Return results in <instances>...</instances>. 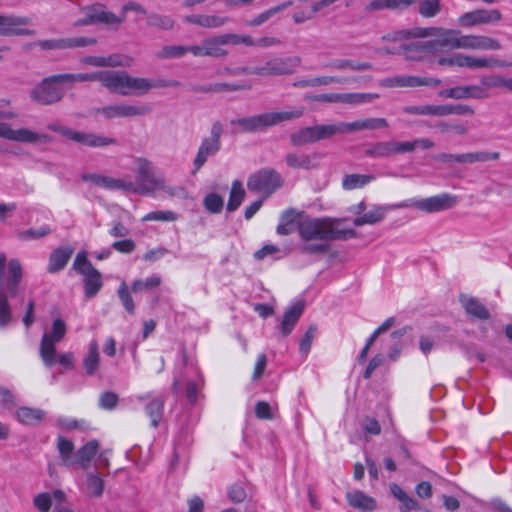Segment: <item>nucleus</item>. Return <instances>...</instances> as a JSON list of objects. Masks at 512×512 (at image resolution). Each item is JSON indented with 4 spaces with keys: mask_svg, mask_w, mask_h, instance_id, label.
I'll return each instance as SVG.
<instances>
[{
    "mask_svg": "<svg viewBox=\"0 0 512 512\" xmlns=\"http://www.w3.org/2000/svg\"><path fill=\"white\" fill-rule=\"evenodd\" d=\"M304 110L303 106H299L284 111H268L236 119L232 125L242 133L259 132L283 122L299 119L304 115Z\"/></svg>",
    "mask_w": 512,
    "mask_h": 512,
    "instance_id": "3",
    "label": "nucleus"
},
{
    "mask_svg": "<svg viewBox=\"0 0 512 512\" xmlns=\"http://www.w3.org/2000/svg\"><path fill=\"white\" fill-rule=\"evenodd\" d=\"M178 83L167 82L164 80L153 81L144 77H133L129 75L128 85H127V95L137 94L143 95L148 93L153 88H161L167 86H175Z\"/></svg>",
    "mask_w": 512,
    "mask_h": 512,
    "instance_id": "26",
    "label": "nucleus"
},
{
    "mask_svg": "<svg viewBox=\"0 0 512 512\" xmlns=\"http://www.w3.org/2000/svg\"><path fill=\"white\" fill-rule=\"evenodd\" d=\"M375 179L373 175L349 174L344 176L342 186L345 190H354L362 188Z\"/></svg>",
    "mask_w": 512,
    "mask_h": 512,
    "instance_id": "52",
    "label": "nucleus"
},
{
    "mask_svg": "<svg viewBox=\"0 0 512 512\" xmlns=\"http://www.w3.org/2000/svg\"><path fill=\"white\" fill-rule=\"evenodd\" d=\"M397 204L393 205H375L372 207L371 210H369L366 213H363L362 215L356 217L353 220V224L357 227L363 226V225H373L376 223L381 222L385 216L386 213L392 209H399L396 207Z\"/></svg>",
    "mask_w": 512,
    "mask_h": 512,
    "instance_id": "29",
    "label": "nucleus"
},
{
    "mask_svg": "<svg viewBox=\"0 0 512 512\" xmlns=\"http://www.w3.org/2000/svg\"><path fill=\"white\" fill-rule=\"evenodd\" d=\"M164 399L162 397L152 399L145 407V411L151 420V425L157 427L164 412Z\"/></svg>",
    "mask_w": 512,
    "mask_h": 512,
    "instance_id": "50",
    "label": "nucleus"
},
{
    "mask_svg": "<svg viewBox=\"0 0 512 512\" xmlns=\"http://www.w3.org/2000/svg\"><path fill=\"white\" fill-rule=\"evenodd\" d=\"M7 258L0 253V326L9 324L12 312L7 295L15 296L22 279V267L17 259H11L6 269Z\"/></svg>",
    "mask_w": 512,
    "mask_h": 512,
    "instance_id": "2",
    "label": "nucleus"
},
{
    "mask_svg": "<svg viewBox=\"0 0 512 512\" xmlns=\"http://www.w3.org/2000/svg\"><path fill=\"white\" fill-rule=\"evenodd\" d=\"M57 449L63 464L66 466H74L75 453L72 441L61 436L58 437Z\"/></svg>",
    "mask_w": 512,
    "mask_h": 512,
    "instance_id": "46",
    "label": "nucleus"
},
{
    "mask_svg": "<svg viewBox=\"0 0 512 512\" xmlns=\"http://www.w3.org/2000/svg\"><path fill=\"white\" fill-rule=\"evenodd\" d=\"M69 140L89 148H101L117 144V140L102 134L93 132L71 130Z\"/></svg>",
    "mask_w": 512,
    "mask_h": 512,
    "instance_id": "25",
    "label": "nucleus"
},
{
    "mask_svg": "<svg viewBox=\"0 0 512 512\" xmlns=\"http://www.w3.org/2000/svg\"><path fill=\"white\" fill-rule=\"evenodd\" d=\"M512 62L489 56H474L460 53V67L468 69L509 68Z\"/></svg>",
    "mask_w": 512,
    "mask_h": 512,
    "instance_id": "22",
    "label": "nucleus"
},
{
    "mask_svg": "<svg viewBox=\"0 0 512 512\" xmlns=\"http://www.w3.org/2000/svg\"><path fill=\"white\" fill-rule=\"evenodd\" d=\"M393 156L413 153L417 148L428 150L434 147V142L429 138H416L412 141L391 140Z\"/></svg>",
    "mask_w": 512,
    "mask_h": 512,
    "instance_id": "30",
    "label": "nucleus"
},
{
    "mask_svg": "<svg viewBox=\"0 0 512 512\" xmlns=\"http://www.w3.org/2000/svg\"><path fill=\"white\" fill-rule=\"evenodd\" d=\"M461 303L468 314L478 319L486 320L490 317L486 307L475 298L463 297Z\"/></svg>",
    "mask_w": 512,
    "mask_h": 512,
    "instance_id": "44",
    "label": "nucleus"
},
{
    "mask_svg": "<svg viewBox=\"0 0 512 512\" xmlns=\"http://www.w3.org/2000/svg\"><path fill=\"white\" fill-rule=\"evenodd\" d=\"M301 239L300 251L304 254L320 255L328 252L329 243L333 240L355 238L354 229H337L330 218H306L298 225Z\"/></svg>",
    "mask_w": 512,
    "mask_h": 512,
    "instance_id": "1",
    "label": "nucleus"
},
{
    "mask_svg": "<svg viewBox=\"0 0 512 512\" xmlns=\"http://www.w3.org/2000/svg\"><path fill=\"white\" fill-rule=\"evenodd\" d=\"M303 310L304 304L302 302H297L286 310L281 322V332L284 336L291 333Z\"/></svg>",
    "mask_w": 512,
    "mask_h": 512,
    "instance_id": "35",
    "label": "nucleus"
},
{
    "mask_svg": "<svg viewBox=\"0 0 512 512\" xmlns=\"http://www.w3.org/2000/svg\"><path fill=\"white\" fill-rule=\"evenodd\" d=\"M184 21L202 28L215 29L225 25L228 18L219 15L192 14L185 16Z\"/></svg>",
    "mask_w": 512,
    "mask_h": 512,
    "instance_id": "31",
    "label": "nucleus"
},
{
    "mask_svg": "<svg viewBox=\"0 0 512 512\" xmlns=\"http://www.w3.org/2000/svg\"><path fill=\"white\" fill-rule=\"evenodd\" d=\"M83 18L74 22V27H81L101 23L107 26L117 27L123 20L124 15L117 16L114 13L107 11L101 4H94L86 6L81 9Z\"/></svg>",
    "mask_w": 512,
    "mask_h": 512,
    "instance_id": "11",
    "label": "nucleus"
},
{
    "mask_svg": "<svg viewBox=\"0 0 512 512\" xmlns=\"http://www.w3.org/2000/svg\"><path fill=\"white\" fill-rule=\"evenodd\" d=\"M45 411L38 408L20 407L16 410L17 420L24 425H37L45 417Z\"/></svg>",
    "mask_w": 512,
    "mask_h": 512,
    "instance_id": "38",
    "label": "nucleus"
},
{
    "mask_svg": "<svg viewBox=\"0 0 512 512\" xmlns=\"http://www.w3.org/2000/svg\"><path fill=\"white\" fill-rule=\"evenodd\" d=\"M104 480L97 472H89L85 482V491L91 497L98 498L103 494Z\"/></svg>",
    "mask_w": 512,
    "mask_h": 512,
    "instance_id": "47",
    "label": "nucleus"
},
{
    "mask_svg": "<svg viewBox=\"0 0 512 512\" xmlns=\"http://www.w3.org/2000/svg\"><path fill=\"white\" fill-rule=\"evenodd\" d=\"M245 196V191L243 189L242 183L239 181H234L232 183L229 201L227 204L228 211H235L242 203Z\"/></svg>",
    "mask_w": 512,
    "mask_h": 512,
    "instance_id": "54",
    "label": "nucleus"
},
{
    "mask_svg": "<svg viewBox=\"0 0 512 512\" xmlns=\"http://www.w3.org/2000/svg\"><path fill=\"white\" fill-rule=\"evenodd\" d=\"M250 86L239 85V84H231V83H215L203 86L199 89V91L204 93H224V92H233L239 91L243 89H249Z\"/></svg>",
    "mask_w": 512,
    "mask_h": 512,
    "instance_id": "55",
    "label": "nucleus"
},
{
    "mask_svg": "<svg viewBox=\"0 0 512 512\" xmlns=\"http://www.w3.org/2000/svg\"><path fill=\"white\" fill-rule=\"evenodd\" d=\"M299 56L279 57L267 61L263 66L254 67L253 72L259 76L293 74L301 65Z\"/></svg>",
    "mask_w": 512,
    "mask_h": 512,
    "instance_id": "13",
    "label": "nucleus"
},
{
    "mask_svg": "<svg viewBox=\"0 0 512 512\" xmlns=\"http://www.w3.org/2000/svg\"><path fill=\"white\" fill-rule=\"evenodd\" d=\"M329 66L340 71H366L372 68V65L369 62H361L351 59H337L331 62Z\"/></svg>",
    "mask_w": 512,
    "mask_h": 512,
    "instance_id": "49",
    "label": "nucleus"
},
{
    "mask_svg": "<svg viewBox=\"0 0 512 512\" xmlns=\"http://www.w3.org/2000/svg\"><path fill=\"white\" fill-rule=\"evenodd\" d=\"M283 180L280 174L270 168H263L253 173L248 181L247 187L250 191L261 193L265 197L270 196L275 190L280 188Z\"/></svg>",
    "mask_w": 512,
    "mask_h": 512,
    "instance_id": "10",
    "label": "nucleus"
},
{
    "mask_svg": "<svg viewBox=\"0 0 512 512\" xmlns=\"http://www.w3.org/2000/svg\"><path fill=\"white\" fill-rule=\"evenodd\" d=\"M293 146H303L317 142L314 126L302 128L290 136Z\"/></svg>",
    "mask_w": 512,
    "mask_h": 512,
    "instance_id": "51",
    "label": "nucleus"
},
{
    "mask_svg": "<svg viewBox=\"0 0 512 512\" xmlns=\"http://www.w3.org/2000/svg\"><path fill=\"white\" fill-rule=\"evenodd\" d=\"M502 14L498 9H476L459 16L457 22L463 28L498 23Z\"/></svg>",
    "mask_w": 512,
    "mask_h": 512,
    "instance_id": "17",
    "label": "nucleus"
},
{
    "mask_svg": "<svg viewBox=\"0 0 512 512\" xmlns=\"http://www.w3.org/2000/svg\"><path fill=\"white\" fill-rule=\"evenodd\" d=\"M380 97L377 93H359V92H351V93H342V104L347 105H361L370 103L375 99Z\"/></svg>",
    "mask_w": 512,
    "mask_h": 512,
    "instance_id": "53",
    "label": "nucleus"
},
{
    "mask_svg": "<svg viewBox=\"0 0 512 512\" xmlns=\"http://www.w3.org/2000/svg\"><path fill=\"white\" fill-rule=\"evenodd\" d=\"M73 268L84 276V292L87 298L94 297L102 287L100 272L87 259L85 252L76 255Z\"/></svg>",
    "mask_w": 512,
    "mask_h": 512,
    "instance_id": "9",
    "label": "nucleus"
},
{
    "mask_svg": "<svg viewBox=\"0 0 512 512\" xmlns=\"http://www.w3.org/2000/svg\"><path fill=\"white\" fill-rule=\"evenodd\" d=\"M221 134L222 126L220 123H214L210 136L202 139L198 148L197 154L194 158L193 165L196 173L206 163L209 157L216 155L221 148Z\"/></svg>",
    "mask_w": 512,
    "mask_h": 512,
    "instance_id": "12",
    "label": "nucleus"
},
{
    "mask_svg": "<svg viewBox=\"0 0 512 512\" xmlns=\"http://www.w3.org/2000/svg\"><path fill=\"white\" fill-rule=\"evenodd\" d=\"M459 30L445 29L439 27L415 28L412 31H398L393 35H388L384 39L402 40L408 37H434L432 42V51L435 46L458 49Z\"/></svg>",
    "mask_w": 512,
    "mask_h": 512,
    "instance_id": "5",
    "label": "nucleus"
},
{
    "mask_svg": "<svg viewBox=\"0 0 512 512\" xmlns=\"http://www.w3.org/2000/svg\"><path fill=\"white\" fill-rule=\"evenodd\" d=\"M162 279L159 275H152L145 280L137 279L131 285V291L138 293L143 290H152L160 286Z\"/></svg>",
    "mask_w": 512,
    "mask_h": 512,
    "instance_id": "56",
    "label": "nucleus"
},
{
    "mask_svg": "<svg viewBox=\"0 0 512 512\" xmlns=\"http://www.w3.org/2000/svg\"><path fill=\"white\" fill-rule=\"evenodd\" d=\"M228 44L253 46L254 40L248 35L234 33L212 36L204 39L201 44L194 45L193 56L224 58L229 54V51L226 49V45Z\"/></svg>",
    "mask_w": 512,
    "mask_h": 512,
    "instance_id": "4",
    "label": "nucleus"
},
{
    "mask_svg": "<svg viewBox=\"0 0 512 512\" xmlns=\"http://www.w3.org/2000/svg\"><path fill=\"white\" fill-rule=\"evenodd\" d=\"M118 296L119 299L124 306L125 310L129 314H134L135 312V305L132 296L130 295L128 286L126 282H122L118 288Z\"/></svg>",
    "mask_w": 512,
    "mask_h": 512,
    "instance_id": "62",
    "label": "nucleus"
},
{
    "mask_svg": "<svg viewBox=\"0 0 512 512\" xmlns=\"http://www.w3.org/2000/svg\"><path fill=\"white\" fill-rule=\"evenodd\" d=\"M100 364V353L99 347L96 340H92L88 346L87 355L84 357L82 361L83 368L87 375H94Z\"/></svg>",
    "mask_w": 512,
    "mask_h": 512,
    "instance_id": "37",
    "label": "nucleus"
},
{
    "mask_svg": "<svg viewBox=\"0 0 512 512\" xmlns=\"http://www.w3.org/2000/svg\"><path fill=\"white\" fill-rule=\"evenodd\" d=\"M314 129L317 142L320 140L331 138L336 134H340L338 124L315 125Z\"/></svg>",
    "mask_w": 512,
    "mask_h": 512,
    "instance_id": "64",
    "label": "nucleus"
},
{
    "mask_svg": "<svg viewBox=\"0 0 512 512\" xmlns=\"http://www.w3.org/2000/svg\"><path fill=\"white\" fill-rule=\"evenodd\" d=\"M292 4L293 2L291 0H288L273 7H270L261 12L260 14H258L255 18L251 19L248 22V25L252 27L260 26L269 19H271L272 17H274L275 15H277L278 13L290 7Z\"/></svg>",
    "mask_w": 512,
    "mask_h": 512,
    "instance_id": "42",
    "label": "nucleus"
},
{
    "mask_svg": "<svg viewBox=\"0 0 512 512\" xmlns=\"http://www.w3.org/2000/svg\"><path fill=\"white\" fill-rule=\"evenodd\" d=\"M96 112L106 119L130 118L149 114L151 112V107L146 104L134 105L119 103L98 108Z\"/></svg>",
    "mask_w": 512,
    "mask_h": 512,
    "instance_id": "16",
    "label": "nucleus"
},
{
    "mask_svg": "<svg viewBox=\"0 0 512 512\" xmlns=\"http://www.w3.org/2000/svg\"><path fill=\"white\" fill-rule=\"evenodd\" d=\"M147 23L151 27L162 30H170L174 27V20L168 15L150 14L147 17Z\"/></svg>",
    "mask_w": 512,
    "mask_h": 512,
    "instance_id": "60",
    "label": "nucleus"
},
{
    "mask_svg": "<svg viewBox=\"0 0 512 512\" xmlns=\"http://www.w3.org/2000/svg\"><path fill=\"white\" fill-rule=\"evenodd\" d=\"M72 254L73 249L71 247H59L55 249L50 254L47 271L49 273H55L62 270L68 263Z\"/></svg>",
    "mask_w": 512,
    "mask_h": 512,
    "instance_id": "33",
    "label": "nucleus"
},
{
    "mask_svg": "<svg viewBox=\"0 0 512 512\" xmlns=\"http://www.w3.org/2000/svg\"><path fill=\"white\" fill-rule=\"evenodd\" d=\"M30 24L28 17L0 14V36H32L35 31L27 27Z\"/></svg>",
    "mask_w": 512,
    "mask_h": 512,
    "instance_id": "18",
    "label": "nucleus"
},
{
    "mask_svg": "<svg viewBox=\"0 0 512 512\" xmlns=\"http://www.w3.org/2000/svg\"><path fill=\"white\" fill-rule=\"evenodd\" d=\"M99 71L92 73H79V74H59L55 75V79H59L62 82L73 84L75 82H89L98 81Z\"/></svg>",
    "mask_w": 512,
    "mask_h": 512,
    "instance_id": "57",
    "label": "nucleus"
},
{
    "mask_svg": "<svg viewBox=\"0 0 512 512\" xmlns=\"http://www.w3.org/2000/svg\"><path fill=\"white\" fill-rule=\"evenodd\" d=\"M404 113L409 115L421 116H445L444 105H419V106H406L403 108Z\"/></svg>",
    "mask_w": 512,
    "mask_h": 512,
    "instance_id": "43",
    "label": "nucleus"
},
{
    "mask_svg": "<svg viewBox=\"0 0 512 512\" xmlns=\"http://www.w3.org/2000/svg\"><path fill=\"white\" fill-rule=\"evenodd\" d=\"M33 504L39 512H74L67 502L66 494L62 490L44 492L37 494L33 499Z\"/></svg>",
    "mask_w": 512,
    "mask_h": 512,
    "instance_id": "15",
    "label": "nucleus"
},
{
    "mask_svg": "<svg viewBox=\"0 0 512 512\" xmlns=\"http://www.w3.org/2000/svg\"><path fill=\"white\" fill-rule=\"evenodd\" d=\"M194 45H165L156 54V58L161 60L177 59L184 57L187 53L193 55Z\"/></svg>",
    "mask_w": 512,
    "mask_h": 512,
    "instance_id": "40",
    "label": "nucleus"
},
{
    "mask_svg": "<svg viewBox=\"0 0 512 512\" xmlns=\"http://www.w3.org/2000/svg\"><path fill=\"white\" fill-rule=\"evenodd\" d=\"M416 1L417 0H372L366 5L365 10L367 12H375L384 9H406Z\"/></svg>",
    "mask_w": 512,
    "mask_h": 512,
    "instance_id": "36",
    "label": "nucleus"
},
{
    "mask_svg": "<svg viewBox=\"0 0 512 512\" xmlns=\"http://www.w3.org/2000/svg\"><path fill=\"white\" fill-rule=\"evenodd\" d=\"M63 83L55 79V75L45 78L31 92V97L42 105H51L60 101L64 96L63 89L59 86Z\"/></svg>",
    "mask_w": 512,
    "mask_h": 512,
    "instance_id": "14",
    "label": "nucleus"
},
{
    "mask_svg": "<svg viewBox=\"0 0 512 512\" xmlns=\"http://www.w3.org/2000/svg\"><path fill=\"white\" fill-rule=\"evenodd\" d=\"M97 39L93 37H67L63 38L64 50L93 46Z\"/></svg>",
    "mask_w": 512,
    "mask_h": 512,
    "instance_id": "61",
    "label": "nucleus"
},
{
    "mask_svg": "<svg viewBox=\"0 0 512 512\" xmlns=\"http://www.w3.org/2000/svg\"><path fill=\"white\" fill-rule=\"evenodd\" d=\"M66 333L65 322L55 319L50 333H44L40 343V357L46 367H52L56 363V343L61 341Z\"/></svg>",
    "mask_w": 512,
    "mask_h": 512,
    "instance_id": "8",
    "label": "nucleus"
},
{
    "mask_svg": "<svg viewBox=\"0 0 512 512\" xmlns=\"http://www.w3.org/2000/svg\"><path fill=\"white\" fill-rule=\"evenodd\" d=\"M99 443L97 440H91L84 444L75 453L74 466L78 465L83 469H88L92 458L97 454Z\"/></svg>",
    "mask_w": 512,
    "mask_h": 512,
    "instance_id": "34",
    "label": "nucleus"
},
{
    "mask_svg": "<svg viewBox=\"0 0 512 512\" xmlns=\"http://www.w3.org/2000/svg\"><path fill=\"white\" fill-rule=\"evenodd\" d=\"M441 11L440 0H422L419 3L418 12L424 18H432Z\"/></svg>",
    "mask_w": 512,
    "mask_h": 512,
    "instance_id": "59",
    "label": "nucleus"
},
{
    "mask_svg": "<svg viewBox=\"0 0 512 512\" xmlns=\"http://www.w3.org/2000/svg\"><path fill=\"white\" fill-rule=\"evenodd\" d=\"M432 51V42L426 41L423 43H416L405 47L404 57L411 61H420L424 58L426 53Z\"/></svg>",
    "mask_w": 512,
    "mask_h": 512,
    "instance_id": "45",
    "label": "nucleus"
},
{
    "mask_svg": "<svg viewBox=\"0 0 512 512\" xmlns=\"http://www.w3.org/2000/svg\"><path fill=\"white\" fill-rule=\"evenodd\" d=\"M458 197L450 193H441L423 199H410L397 203L398 208L414 207L425 213H437L455 207Z\"/></svg>",
    "mask_w": 512,
    "mask_h": 512,
    "instance_id": "7",
    "label": "nucleus"
},
{
    "mask_svg": "<svg viewBox=\"0 0 512 512\" xmlns=\"http://www.w3.org/2000/svg\"><path fill=\"white\" fill-rule=\"evenodd\" d=\"M223 204L222 197L215 193L208 194L203 200L205 209L213 214L220 213L223 209Z\"/></svg>",
    "mask_w": 512,
    "mask_h": 512,
    "instance_id": "63",
    "label": "nucleus"
},
{
    "mask_svg": "<svg viewBox=\"0 0 512 512\" xmlns=\"http://www.w3.org/2000/svg\"><path fill=\"white\" fill-rule=\"evenodd\" d=\"M365 155L371 158H389L393 157L392 142H376L367 147Z\"/></svg>",
    "mask_w": 512,
    "mask_h": 512,
    "instance_id": "48",
    "label": "nucleus"
},
{
    "mask_svg": "<svg viewBox=\"0 0 512 512\" xmlns=\"http://www.w3.org/2000/svg\"><path fill=\"white\" fill-rule=\"evenodd\" d=\"M51 233V229L48 225H43L39 228H30L18 232L17 236L22 241L37 240L46 237Z\"/></svg>",
    "mask_w": 512,
    "mask_h": 512,
    "instance_id": "58",
    "label": "nucleus"
},
{
    "mask_svg": "<svg viewBox=\"0 0 512 512\" xmlns=\"http://www.w3.org/2000/svg\"><path fill=\"white\" fill-rule=\"evenodd\" d=\"M0 138L22 143H47L50 141L46 134L37 133L28 128L12 129L5 122H0Z\"/></svg>",
    "mask_w": 512,
    "mask_h": 512,
    "instance_id": "19",
    "label": "nucleus"
},
{
    "mask_svg": "<svg viewBox=\"0 0 512 512\" xmlns=\"http://www.w3.org/2000/svg\"><path fill=\"white\" fill-rule=\"evenodd\" d=\"M500 154L498 152H468L456 154V163L460 164H473L476 162H487L499 159Z\"/></svg>",
    "mask_w": 512,
    "mask_h": 512,
    "instance_id": "39",
    "label": "nucleus"
},
{
    "mask_svg": "<svg viewBox=\"0 0 512 512\" xmlns=\"http://www.w3.org/2000/svg\"><path fill=\"white\" fill-rule=\"evenodd\" d=\"M501 43L489 36L485 35H463L459 32L458 49L464 50H500Z\"/></svg>",
    "mask_w": 512,
    "mask_h": 512,
    "instance_id": "21",
    "label": "nucleus"
},
{
    "mask_svg": "<svg viewBox=\"0 0 512 512\" xmlns=\"http://www.w3.org/2000/svg\"><path fill=\"white\" fill-rule=\"evenodd\" d=\"M129 74L126 71H99L98 81L108 90L127 96Z\"/></svg>",
    "mask_w": 512,
    "mask_h": 512,
    "instance_id": "24",
    "label": "nucleus"
},
{
    "mask_svg": "<svg viewBox=\"0 0 512 512\" xmlns=\"http://www.w3.org/2000/svg\"><path fill=\"white\" fill-rule=\"evenodd\" d=\"M317 159L316 153L291 152L285 156L286 164L293 169H312L316 166Z\"/></svg>",
    "mask_w": 512,
    "mask_h": 512,
    "instance_id": "32",
    "label": "nucleus"
},
{
    "mask_svg": "<svg viewBox=\"0 0 512 512\" xmlns=\"http://www.w3.org/2000/svg\"><path fill=\"white\" fill-rule=\"evenodd\" d=\"M136 165L138 185H135V192L154 193L159 190H168L164 177L156 172L155 167L150 161L145 158H138Z\"/></svg>",
    "mask_w": 512,
    "mask_h": 512,
    "instance_id": "6",
    "label": "nucleus"
},
{
    "mask_svg": "<svg viewBox=\"0 0 512 512\" xmlns=\"http://www.w3.org/2000/svg\"><path fill=\"white\" fill-rule=\"evenodd\" d=\"M81 179L85 182H90L95 186L107 189V190H121V191H136L135 184L131 181H125L123 179L114 178L105 174L100 173H85L81 176Z\"/></svg>",
    "mask_w": 512,
    "mask_h": 512,
    "instance_id": "20",
    "label": "nucleus"
},
{
    "mask_svg": "<svg viewBox=\"0 0 512 512\" xmlns=\"http://www.w3.org/2000/svg\"><path fill=\"white\" fill-rule=\"evenodd\" d=\"M380 86L385 88L395 87H419V86H438L440 84L439 79L435 78H422L412 75H398L394 77H388L380 80Z\"/></svg>",
    "mask_w": 512,
    "mask_h": 512,
    "instance_id": "23",
    "label": "nucleus"
},
{
    "mask_svg": "<svg viewBox=\"0 0 512 512\" xmlns=\"http://www.w3.org/2000/svg\"><path fill=\"white\" fill-rule=\"evenodd\" d=\"M81 63L93 66V67H130L133 63V59L126 55H109L103 56H86L83 57Z\"/></svg>",
    "mask_w": 512,
    "mask_h": 512,
    "instance_id": "27",
    "label": "nucleus"
},
{
    "mask_svg": "<svg viewBox=\"0 0 512 512\" xmlns=\"http://www.w3.org/2000/svg\"><path fill=\"white\" fill-rule=\"evenodd\" d=\"M479 82L487 92L489 89L496 88H504L512 92V78H506L499 74L483 75Z\"/></svg>",
    "mask_w": 512,
    "mask_h": 512,
    "instance_id": "41",
    "label": "nucleus"
},
{
    "mask_svg": "<svg viewBox=\"0 0 512 512\" xmlns=\"http://www.w3.org/2000/svg\"><path fill=\"white\" fill-rule=\"evenodd\" d=\"M345 498L350 507L360 512H373L378 507L375 498L358 489L348 491Z\"/></svg>",
    "mask_w": 512,
    "mask_h": 512,
    "instance_id": "28",
    "label": "nucleus"
}]
</instances>
